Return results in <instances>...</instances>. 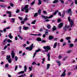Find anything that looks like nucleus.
I'll return each mask as SVG.
<instances>
[{
    "mask_svg": "<svg viewBox=\"0 0 77 77\" xmlns=\"http://www.w3.org/2000/svg\"><path fill=\"white\" fill-rule=\"evenodd\" d=\"M17 36H18V37H19L20 39H23V37H21V36H20V35H17Z\"/></svg>",
    "mask_w": 77,
    "mask_h": 77,
    "instance_id": "nucleus-36",
    "label": "nucleus"
},
{
    "mask_svg": "<svg viewBox=\"0 0 77 77\" xmlns=\"http://www.w3.org/2000/svg\"><path fill=\"white\" fill-rule=\"evenodd\" d=\"M27 70V67H26V66H25L24 67V71L25 72H26Z\"/></svg>",
    "mask_w": 77,
    "mask_h": 77,
    "instance_id": "nucleus-27",
    "label": "nucleus"
},
{
    "mask_svg": "<svg viewBox=\"0 0 77 77\" xmlns=\"http://www.w3.org/2000/svg\"><path fill=\"white\" fill-rule=\"evenodd\" d=\"M7 42H12V41H11L10 39H9L7 40Z\"/></svg>",
    "mask_w": 77,
    "mask_h": 77,
    "instance_id": "nucleus-42",
    "label": "nucleus"
},
{
    "mask_svg": "<svg viewBox=\"0 0 77 77\" xmlns=\"http://www.w3.org/2000/svg\"><path fill=\"white\" fill-rule=\"evenodd\" d=\"M57 28L56 27V26H54V27L52 28V30H53V32H54V30H56Z\"/></svg>",
    "mask_w": 77,
    "mask_h": 77,
    "instance_id": "nucleus-22",
    "label": "nucleus"
},
{
    "mask_svg": "<svg viewBox=\"0 0 77 77\" xmlns=\"http://www.w3.org/2000/svg\"><path fill=\"white\" fill-rule=\"evenodd\" d=\"M17 68H18V66H16L15 68V71H16V70L17 69Z\"/></svg>",
    "mask_w": 77,
    "mask_h": 77,
    "instance_id": "nucleus-51",
    "label": "nucleus"
},
{
    "mask_svg": "<svg viewBox=\"0 0 77 77\" xmlns=\"http://www.w3.org/2000/svg\"><path fill=\"white\" fill-rule=\"evenodd\" d=\"M38 14L37 13H35L34 15V17H36V16H38Z\"/></svg>",
    "mask_w": 77,
    "mask_h": 77,
    "instance_id": "nucleus-37",
    "label": "nucleus"
},
{
    "mask_svg": "<svg viewBox=\"0 0 77 77\" xmlns=\"http://www.w3.org/2000/svg\"><path fill=\"white\" fill-rule=\"evenodd\" d=\"M66 39L67 40H69V39H71V37H67L66 38Z\"/></svg>",
    "mask_w": 77,
    "mask_h": 77,
    "instance_id": "nucleus-43",
    "label": "nucleus"
},
{
    "mask_svg": "<svg viewBox=\"0 0 77 77\" xmlns=\"http://www.w3.org/2000/svg\"><path fill=\"white\" fill-rule=\"evenodd\" d=\"M7 14H9V17H11L12 16V13H11V12L10 11H7Z\"/></svg>",
    "mask_w": 77,
    "mask_h": 77,
    "instance_id": "nucleus-13",
    "label": "nucleus"
},
{
    "mask_svg": "<svg viewBox=\"0 0 77 77\" xmlns=\"http://www.w3.org/2000/svg\"><path fill=\"white\" fill-rule=\"evenodd\" d=\"M57 45V43L56 42L54 45L53 48H55V47H56Z\"/></svg>",
    "mask_w": 77,
    "mask_h": 77,
    "instance_id": "nucleus-18",
    "label": "nucleus"
},
{
    "mask_svg": "<svg viewBox=\"0 0 77 77\" xmlns=\"http://www.w3.org/2000/svg\"><path fill=\"white\" fill-rule=\"evenodd\" d=\"M24 9H25V11H26V13H28L29 12V8H26Z\"/></svg>",
    "mask_w": 77,
    "mask_h": 77,
    "instance_id": "nucleus-34",
    "label": "nucleus"
},
{
    "mask_svg": "<svg viewBox=\"0 0 77 77\" xmlns=\"http://www.w3.org/2000/svg\"><path fill=\"white\" fill-rule=\"evenodd\" d=\"M41 51V49H38L37 50H36L35 51V53L34 54V56L33 57V58L35 57V55H36V54L37 53H38L39 51Z\"/></svg>",
    "mask_w": 77,
    "mask_h": 77,
    "instance_id": "nucleus-8",
    "label": "nucleus"
},
{
    "mask_svg": "<svg viewBox=\"0 0 77 77\" xmlns=\"http://www.w3.org/2000/svg\"><path fill=\"white\" fill-rule=\"evenodd\" d=\"M28 7H29L28 5H26L25 6V7L23 8L24 9H27L28 8Z\"/></svg>",
    "mask_w": 77,
    "mask_h": 77,
    "instance_id": "nucleus-31",
    "label": "nucleus"
},
{
    "mask_svg": "<svg viewBox=\"0 0 77 77\" xmlns=\"http://www.w3.org/2000/svg\"><path fill=\"white\" fill-rule=\"evenodd\" d=\"M47 28H48V29H50L51 28V26L50 25H48L47 26Z\"/></svg>",
    "mask_w": 77,
    "mask_h": 77,
    "instance_id": "nucleus-30",
    "label": "nucleus"
},
{
    "mask_svg": "<svg viewBox=\"0 0 77 77\" xmlns=\"http://www.w3.org/2000/svg\"><path fill=\"white\" fill-rule=\"evenodd\" d=\"M53 38H54V37L53 36H51L50 35H49V39H53Z\"/></svg>",
    "mask_w": 77,
    "mask_h": 77,
    "instance_id": "nucleus-24",
    "label": "nucleus"
},
{
    "mask_svg": "<svg viewBox=\"0 0 77 77\" xmlns=\"http://www.w3.org/2000/svg\"><path fill=\"white\" fill-rule=\"evenodd\" d=\"M32 64L33 65H37V64H36V62H33Z\"/></svg>",
    "mask_w": 77,
    "mask_h": 77,
    "instance_id": "nucleus-44",
    "label": "nucleus"
},
{
    "mask_svg": "<svg viewBox=\"0 0 77 77\" xmlns=\"http://www.w3.org/2000/svg\"><path fill=\"white\" fill-rule=\"evenodd\" d=\"M35 22H36V20H34V21H33L31 23V24H35Z\"/></svg>",
    "mask_w": 77,
    "mask_h": 77,
    "instance_id": "nucleus-35",
    "label": "nucleus"
},
{
    "mask_svg": "<svg viewBox=\"0 0 77 77\" xmlns=\"http://www.w3.org/2000/svg\"><path fill=\"white\" fill-rule=\"evenodd\" d=\"M11 55H7L6 59L8 60V61L10 63L12 62V59L11 58Z\"/></svg>",
    "mask_w": 77,
    "mask_h": 77,
    "instance_id": "nucleus-3",
    "label": "nucleus"
},
{
    "mask_svg": "<svg viewBox=\"0 0 77 77\" xmlns=\"http://www.w3.org/2000/svg\"><path fill=\"white\" fill-rule=\"evenodd\" d=\"M60 1L61 3H64V1L63 0H60Z\"/></svg>",
    "mask_w": 77,
    "mask_h": 77,
    "instance_id": "nucleus-56",
    "label": "nucleus"
},
{
    "mask_svg": "<svg viewBox=\"0 0 77 77\" xmlns=\"http://www.w3.org/2000/svg\"><path fill=\"white\" fill-rule=\"evenodd\" d=\"M8 37L12 39L13 38V36H12V33H10L9 35H8Z\"/></svg>",
    "mask_w": 77,
    "mask_h": 77,
    "instance_id": "nucleus-15",
    "label": "nucleus"
},
{
    "mask_svg": "<svg viewBox=\"0 0 77 77\" xmlns=\"http://www.w3.org/2000/svg\"><path fill=\"white\" fill-rule=\"evenodd\" d=\"M8 77H12V76H11V75H9V74H8Z\"/></svg>",
    "mask_w": 77,
    "mask_h": 77,
    "instance_id": "nucleus-63",
    "label": "nucleus"
},
{
    "mask_svg": "<svg viewBox=\"0 0 77 77\" xmlns=\"http://www.w3.org/2000/svg\"><path fill=\"white\" fill-rule=\"evenodd\" d=\"M6 28H5L4 29H3V31L4 32H6Z\"/></svg>",
    "mask_w": 77,
    "mask_h": 77,
    "instance_id": "nucleus-55",
    "label": "nucleus"
},
{
    "mask_svg": "<svg viewBox=\"0 0 77 77\" xmlns=\"http://www.w3.org/2000/svg\"><path fill=\"white\" fill-rule=\"evenodd\" d=\"M47 57H48V61H49L50 59V54H48L47 55Z\"/></svg>",
    "mask_w": 77,
    "mask_h": 77,
    "instance_id": "nucleus-10",
    "label": "nucleus"
},
{
    "mask_svg": "<svg viewBox=\"0 0 77 77\" xmlns=\"http://www.w3.org/2000/svg\"><path fill=\"white\" fill-rule=\"evenodd\" d=\"M61 19H58L57 20V21L58 22V23H60V21H61Z\"/></svg>",
    "mask_w": 77,
    "mask_h": 77,
    "instance_id": "nucleus-48",
    "label": "nucleus"
},
{
    "mask_svg": "<svg viewBox=\"0 0 77 77\" xmlns=\"http://www.w3.org/2000/svg\"><path fill=\"white\" fill-rule=\"evenodd\" d=\"M38 15H41V9H38Z\"/></svg>",
    "mask_w": 77,
    "mask_h": 77,
    "instance_id": "nucleus-16",
    "label": "nucleus"
},
{
    "mask_svg": "<svg viewBox=\"0 0 77 77\" xmlns=\"http://www.w3.org/2000/svg\"><path fill=\"white\" fill-rule=\"evenodd\" d=\"M43 13H44V14H47V12L45 11V10L43 11Z\"/></svg>",
    "mask_w": 77,
    "mask_h": 77,
    "instance_id": "nucleus-46",
    "label": "nucleus"
},
{
    "mask_svg": "<svg viewBox=\"0 0 77 77\" xmlns=\"http://www.w3.org/2000/svg\"><path fill=\"white\" fill-rule=\"evenodd\" d=\"M50 66V64H48L47 65V68H46V69H49V68Z\"/></svg>",
    "mask_w": 77,
    "mask_h": 77,
    "instance_id": "nucleus-23",
    "label": "nucleus"
},
{
    "mask_svg": "<svg viewBox=\"0 0 77 77\" xmlns=\"http://www.w3.org/2000/svg\"><path fill=\"white\" fill-rule=\"evenodd\" d=\"M58 15H59V16H60V17H61V13H60V12H59L58 13Z\"/></svg>",
    "mask_w": 77,
    "mask_h": 77,
    "instance_id": "nucleus-58",
    "label": "nucleus"
},
{
    "mask_svg": "<svg viewBox=\"0 0 77 77\" xmlns=\"http://www.w3.org/2000/svg\"><path fill=\"white\" fill-rule=\"evenodd\" d=\"M11 55L12 59H14V57H15V53L14 51H12Z\"/></svg>",
    "mask_w": 77,
    "mask_h": 77,
    "instance_id": "nucleus-6",
    "label": "nucleus"
},
{
    "mask_svg": "<svg viewBox=\"0 0 77 77\" xmlns=\"http://www.w3.org/2000/svg\"><path fill=\"white\" fill-rule=\"evenodd\" d=\"M43 1L45 2H46V3H47L50 2V1L48 0H43Z\"/></svg>",
    "mask_w": 77,
    "mask_h": 77,
    "instance_id": "nucleus-29",
    "label": "nucleus"
},
{
    "mask_svg": "<svg viewBox=\"0 0 77 77\" xmlns=\"http://www.w3.org/2000/svg\"><path fill=\"white\" fill-rule=\"evenodd\" d=\"M56 62L57 63H58V65L59 66H60L61 65V62L60 61L57 60Z\"/></svg>",
    "mask_w": 77,
    "mask_h": 77,
    "instance_id": "nucleus-9",
    "label": "nucleus"
},
{
    "mask_svg": "<svg viewBox=\"0 0 77 77\" xmlns=\"http://www.w3.org/2000/svg\"><path fill=\"white\" fill-rule=\"evenodd\" d=\"M66 72V70H64V71L63 72V73L60 75V77H65V76L66 74H65V72Z\"/></svg>",
    "mask_w": 77,
    "mask_h": 77,
    "instance_id": "nucleus-7",
    "label": "nucleus"
},
{
    "mask_svg": "<svg viewBox=\"0 0 77 77\" xmlns=\"http://www.w3.org/2000/svg\"><path fill=\"white\" fill-rule=\"evenodd\" d=\"M6 48H7V46H6L4 47V50H5Z\"/></svg>",
    "mask_w": 77,
    "mask_h": 77,
    "instance_id": "nucleus-64",
    "label": "nucleus"
},
{
    "mask_svg": "<svg viewBox=\"0 0 77 77\" xmlns=\"http://www.w3.org/2000/svg\"><path fill=\"white\" fill-rule=\"evenodd\" d=\"M75 4H77V0H75Z\"/></svg>",
    "mask_w": 77,
    "mask_h": 77,
    "instance_id": "nucleus-62",
    "label": "nucleus"
},
{
    "mask_svg": "<svg viewBox=\"0 0 77 77\" xmlns=\"http://www.w3.org/2000/svg\"><path fill=\"white\" fill-rule=\"evenodd\" d=\"M59 12V10H57L55 11V12L54 13V14H53L54 15H55L57 13V12Z\"/></svg>",
    "mask_w": 77,
    "mask_h": 77,
    "instance_id": "nucleus-26",
    "label": "nucleus"
},
{
    "mask_svg": "<svg viewBox=\"0 0 77 77\" xmlns=\"http://www.w3.org/2000/svg\"><path fill=\"white\" fill-rule=\"evenodd\" d=\"M37 40L38 41H41V39L40 38H37Z\"/></svg>",
    "mask_w": 77,
    "mask_h": 77,
    "instance_id": "nucleus-32",
    "label": "nucleus"
},
{
    "mask_svg": "<svg viewBox=\"0 0 77 77\" xmlns=\"http://www.w3.org/2000/svg\"><path fill=\"white\" fill-rule=\"evenodd\" d=\"M58 59H61V58H62V56H59L58 57Z\"/></svg>",
    "mask_w": 77,
    "mask_h": 77,
    "instance_id": "nucleus-50",
    "label": "nucleus"
},
{
    "mask_svg": "<svg viewBox=\"0 0 77 77\" xmlns=\"http://www.w3.org/2000/svg\"><path fill=\"white\" fill-rule=\"evenodd\" d=\"M69 47H74V45L72 43H70L69 44Z\"/></svg>",
    "mask_w": 77,
    "mask_h": 77,
    "instance_id": "nucleus-25",
    "label": "nucleus"
},
{
    "mask_svg": "<svg viewBox=\"0 0 77 77\" xmlns=\"http://www.w3.org/2000/svg\"><path fill=\"white\" fill-rule=\"evenodd\" d=\"M67 14H70L71 13V9H69L66 11Z\"/></svg>",
    "mask_w": 77,
    "mask_h": 77,
    "instance_id": "nucleus-14",
    "label": "nucleus"
},
{
    "mask_svg": "<svg viewBox=\"0 0 77 77\" xmlns=\"http://www.w3.org/2000/svg\"><path fill=\"white\" fill-rule=\"evenodd\" d=\"M37 35H38V36H41L42 34H35V36H37Z\"/></svg>",
    "mask_w": 77,
    "mask_h": 77,
    "instance_id": "nucleus-54",
    "label": "nucleus"
},
{
    "mask_svg": "<svg viewBox=\"0 0 77 77\" xmlns=\"http://www.w3.org/2000/svg\"><path fill=\"white\" fill-rule=\"evenodd\" d=\"M65 11H64L62 14V17L63 18V17H64V16H65Z\"/></svg>",
    "mask_w": 77,
    "mask_h": 77,
    "instance_id": "nucleus-20",
    "label": "nucleus"
},
{
    "mask_svg": "<svg viewBox=\"0 0 77 77\" xmlns=\"http://www.w3.org/2000/svg\"><path fill=\"white\" fill-rule=\"evenodd\" d=\"M63 23H60L58 25L59 28H61L63 26Z\"/></svg>",
    "mask_w": 77,
    "mask_h": 77,
    "instance_id": "nucleus-12",
    "label": "nucleus"
},
{
    "mask_svg": "<svg viewBox=\"0 0 77 77\" xmlns=\"http://www.w3.org/2000/svg\"><path fill=\"white\" fill-rule=\"evenodd\" d=\"M10 6H11V7L14 6V4H13V3H10Z\"/></svg>",
    "mask_w": 77,
    "mask_h": 77,
    "instance_id": "nucleus-52",
    "label": "nucleus"
},
{
    "mask_svg": "<svg viewBox=\"0 0 77 77\" xmlns=\"http://www.w3.org/2000/svg\"><path fill=\"white\" fill-rule=\"evenodd\" d=\"M33 44H32L29 47H27L26 48V50H29L31 51L32 50L33 48Z\"/></svg>",
    "mask_w": 77,
    "mask_h": 77,
    "instance_id": "nucleus-5",
    "label": "nucleus"
},
{
    "mask_svg": "<svg viewBox=\"0 0 77 77\" xmlns=\"http://www.w3.org/2000/svg\"><path fill=\"white\" fill-rule=\"evenodd\" d=\"M38 0V5H41V0Z\"/></svg>",
    "mask_w": 77,
    "mask_h": 77,
    "instance_id": "nucleus-28",
    "label": "nucleus"
},
{
    "mask_svg": "<svg viewBox=\"0 0 77 77\" xmlns=\"http://www.w3.org/2000/svg\"><path fill=\"white\" fill-rule=\"evenodd\" d=\"M53 17V15H51L49 17H48L47 16H42V18H44L45 20H46V19H48L49 18H51L52 17Z\"/></svg>",
    "mask_w": 77,
    "mask_h": 77,
    "instance_id": "nucleus-4",
    "label": "nucleus"
},
{
    "mask_svg": "<svg viewBox=\"0 0 77 77\" xmlns=\"http://www.w3.org/2000/svg\"><path fill=\"white\" fill-rule=\"evenodd\" d=\"M43 48L45 50V52H48V50H51V47L50 46H47L43 47Z\"/></svg>",
    "mask_w": 77,
    "mask_h": 77,
    "instance_id": "nucleus-2",
    "label": "nucleus"
},
{
    "mask_svg": "<svg viewBox=\"0 0 77 77\" xmlns=\"http://www.w3.org/2000/svg\"><path fill=\"white\" fill-rule=\"evenodd\" d=\"M41 42L43 43H45V42H46V41L45 40H42L41 41Z\"/></svg>",
    "mask_w": 77,
    "mask_h": 77,
    "instance_id": "nucleus-53",
    "label": "nucleus"
},
{
    "mask_svg": "<svg viewBox=\"0 0 77 77\" xmlns=\"http://www.w3.org/2000/svg\"><path fill=\"white\" fill-rule=\"evenodd\" d=\"M66 43L65 42H64L63 44V46H65V45H66Z\"/></svg>",
    "mask_w": 77,
    "mask_h": 77,
    "instance_id": "nucleus-61",
    "label": "nucleus"
},
{
    "mask_svg": "<svg viewBox=\"0 0 77 77\" xmlns=\"http://www.w3.org/2000/svg\"><path fill=\"white\" fill-rule=\"evenodd\" d=\"M7 41H8V40H7V39H5L4 41V43H5Z\"/></svg>",
    "mask_w": 77,
    "mask_h": 77,
    "instance_id": "nucleus-60",
    "label": "nucleus"
},
{
    "mask_svg": "<svg viewBox=\"0 0 77 77\" xmlns=\"http://www.w3.org/2000/svg\"><path fill=\"white\" fill-rule=\"evenodd\" d=\"M68 56H66L63 58V60H66V59H68Z\"/></svg>",
    "mask_w": 77,
    "mask_h": 77,
    "instance_id": "nucleus-21",
    "label": "nucleus"
},
{
    "mask_svg": "<svg viewBox=\"0 0 77 77\" xmlns=\"http://www.w3.org/2000/svg\"><path fill=\"white\" fill-rule=\"evenodd\" d=\"M68 20L69 22H70V26H65V27L63 28V29L65 31H66V29H68V28H70V27H72L74 25V21L71 20L70 18V17H68Z\"/></svg>",
    "mask_w": 77,
    "mask_h": 77,
    "instance_id": "nucleus-1",
    "label": "nucleus"
},
{
    "mask_svg": "<svg viewBox=\"0 0 77 77\" xmlns=\"http://www.w3.org/2000/svg\"><path fill=\"white\" fill-rule=\"evenodd\" d=\"M35 1L34 0V1L31 2V6H33V5L35 4Z\"/></svg>",
    "mask_w": 77,
    "mask_h": 77,
    "instance_id": "nucleus-33",
    "label": "nucleus"
},
{
    "mask_svg": "<svg viewBox=\"0 0 77 77\" xmlns=\"http://www.w3.org/2000/svg\"><path fill=\"white\" fill-rule=\"evenodd\" d=\"M18 18H19V19H20V21H22V20H23V18L20 17H19Z\"/></svg>",
    "mask_w": 77,
    "mask_h": 77,
    "instance_id": "nucleus-41",
    "label": "nucleus"
},
{
    "mask_svg": "<svg viewBox=\"0 0 77 77\" xmlns=\"http://www.w3.org/2000/svg\"><path fill=\"white\" fill-rule=\"evenodd\" d=\"M15 19L14 18H12L11 19V21L12 23H14V22H15Z\"/></svg>",
    "mask_w": 77,
    "mask_h": 77,
    "instance_id": "nucleus-17",
    "label": "nucleus"
},
{
    "mask_svg": "<svg viewBox=\"0 0 77 77\" xmlns=\"http://www.w3.org/2000/svg\"><path fill=\"white\" fill-rule=\"evenodd\" d=\"M17 40H18V37H17V36H16L15 37V40H16V41H17Z\"/></svg>",
    "mask_w": 77,
    "mask_h": 77,
    "instance_id": "nucleus-57",
    "label": "nucleus"
},
{
    "mask_svg": "<svg viewBox=\"0 0 77 77\" xmlns=\"http://www.w3.org/2000/svg\"><path fill=\"white\" fill-rule=\"evenodd\" d=\"M29 71H32V67H29Z\"/></svg>",
    "mask_w": 77,
    "mask_h": 77,
    "instance_id": "nucleus-38",
    "label": "nucleus"
},
{
    "mask_svg": "<svg viewBox=\"0 0 77 77\" xmlns=\"http://www.w3.org/2000/svg\"><path fill=\"white\" fill-rule=\"evenodd\" d=\"M27 19H28V18L27 17L25 18L24 20V21H27Z\"/></svg>",
    "mask_w": 77,
    "mask_h": 77,
    "instance_id": "nucleus-47",
    "label": "nucleus"
},
{
    "mask_svg": "<svg viewBox=\"0 0 77 77\" xmlns=\"http://www.w3.org/2000/svg\"><path fill=\"white\" fill-rule=\"evenodd\" d=\"M20 12V10H18V9H17L16 11V13H18Z\"/></svg>",
    "mask_w": 77,
    "mask_h": 77,
    "instance_id": "nucleus-49",
    "label": "nucleus"
},
{
    "mask_svg": "<svg viewBox=\"0 0 77 77\" xmlns=\"http://www.w3.org/2000/svg\"><path fill=\"white\" fill-rule=\"evenodd\" d=\"M15 61H17L18 60V57H17V56H15V57H14Z\"/></svg>",
    "mask_w": 77,
    "mask_h": 77,
    "instance_id": "nucleus-39",
    "label": "nucleus"
},
{
    "mask_svg": "<svg viewBox=\"0 0 77 77\" xmlns=\"http://www.w3.org/2000/svg\"><path fill=\"white\" fill-rule=\"evenodd\" d=\"M23 29L25 30H28L29 29V28L28 27H26V26H23Z\"/></svg>",
    "mask_w": 77,
    "mask_h": 77,
    "instance_id": "nucleus-11",
    "label": "nucleus"
},
{
    "mask_svg": "<svg viewBox=\"0 0 77 77\" xmlns=\"http://www.w3.org/2000/svg\"><path fill=\"white\" fill-rule=\"evenodd\" d=\"M60 42H63V39H61V40H60Z\"/></svg>",
    "mask_w": 77,
    "mask_h": 77,
    "instance_id": "nucleus-59",
    "label": "nucleus"
},
{
    "mask_svg": "<svg viewBox=\"0 0 77 77\" xmlns=\"http://www.w3.org/2000/svg\"><path fill=\"white\" fill-rule=\"evenodd\" d=\"M8 65H9V64H7L5 65V68H8Z\"/></svg>",
    "mask_w": 77,
    "mask_h": 77,
    "instance_id": "nucleus-45",
    "label": "nucleus"
},
{
    "mask_svg": "<svg viewBox=\"0 0 77 77\" xmlns=\"http://www.w3.org/2000/svg\"><path fill=\"white\" fill-rule=\"evenodd\" d=\"M71 74V72H68L67 73V76H69V75H70Z\"/></svg>",
    "mask_w": 77,
    "mask_h": 77,
    "instance_id": "nucleus-40",
    "label": "nucleus"
},
{
    "mask_svg": "<svg viewBox=\"0 0 77 77\" xmlns=\"http://www.w3.org/2000/svg\"><path fill=\"white\" fill-rule=\"evenodd\" d=\"M59 2V0H55L53 1V3H57Z\"/></svg>",
    "mask_w": 77,
    "mask_h": 77,
    "instance_id": "nucleus-19",
    "label": "nucleus"
}]
</instances>
